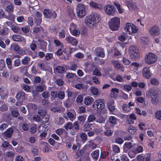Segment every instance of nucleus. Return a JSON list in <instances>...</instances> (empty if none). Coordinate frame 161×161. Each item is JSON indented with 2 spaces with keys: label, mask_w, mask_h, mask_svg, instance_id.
Here are the masks:
<instances>
[{
  "label": "nucleus",
  "mask_w": 161,
  "mask_h": 161,
  "mask_svg": "<svg viewBox=\"0 0 161 161\" xmlns=\"http://www.w3.org/2000/svg\"><path fill=\"white\" fill-rule=\"evenodd\" d=\"M101 18L99 15L96 13L93 12L85 19L86 25L90 28H94L97 24L100 22Z\"/></svg>",
  "instance_id": "f257e3e1"
},
{
  "label": "nucleus",
  "mask_w": 161,
  "mask_h": 161,
  "mask_svg": "<svg viewBox=\"0 0 161 161\" xmlns=\"http://www.w3.org/2000/svg\"><path fill=\"white\" fill-rule=\"evenodd\" d=\"M158 92L153 88H150L147 91L146 95L148 98H151L152 103L156 104L159 102Z\"/></svg>",
  "instance_id": "f03ea898"
},
{
  "label": "nucleus",
  "mask_w": 161,
  "mask_h": 161,
  "mask_svg": "<svg viewBox=\"0 0 161 161\" xmlns=\"http://www.w3.org/2000/svg\"><path fill=\"white\" fill-rule=\"evenodd\" d=\"M108 25L109 28L111 30L117 31L119 28L120 19L118 17H113L109 21Z\"/></svg>",
  "instance_id": "7ed1b4c3"
},
{
  "label": "nucleus",
  "mask_w": 161,
  "mask_h": 161,
  "mask_svg": "<svg viewBox=\"0 0 161 161\" xmlns=\"http://www.w3.org/2000/svg\"><path fill=\"white\" fill-rule=\"evenodd\" d=\"M124 30L127 33L132 35H134L138 31L136 26L131 23H126Z\"/></svg>",
  "instance_id": "20e7f679"
},
{
  "label": "nucleus",
  "mask_w": 161,
  "mask_h": 161,
  "mask_svg": "<svg viewBox=\"0 0 161 161\" xmlns=\"http://www.w3.org/2000/svg\"><path fill=\"white\" fill-rule=\"evenodd\" d=\"M139 51L137 47L134 45L131 46L129 47L130 56L132 59L135 60L139 57Z\"/></svg>",
  "instance_id": "39448f33"
},
{
  "label": "nucleus",
  "mask_w": 161,
  "mask_h": 161,
  "mask_svg": "<svg viewBox=\"0 0 161 161\" xmlns=\"http://www.w3.org/2000/svg\"><path fill=\"white\" fill-rule=\"evenodd\" d=\"M86 7V5L81 3H79L77 4L76 8V14L78 17L82 18L85 16Z\"/></svg>",
  "instance_id": "423d86ee"
},
{
  "label": "nucleus",
  "mask_w": 161,
  "mask_h": 161,
  "mask_svg": "<svg viewBox=\"0 0 161 161\" xmlns=\"http://www.w3.org/2000/svg\"><path fill=\"white\" fill-rule=\"evenodd\" d=\"M145 59V61L146 64H151L155 63L157 57L153 53H149L146 54Z\"/></svg>",
  "instance_id": "0eeeda50"
},
{
  "label": "nucleus",
  "mask_w": 161,
  "mask_h": 161,
  "mask_svg": "<svg viewBox=\"0 0 161 161\" xmlns=\"http://www.w3.org/2000/svg\"><path fill=\"white\" fill-rule=\"evenodd\" d=\"M104 101L103 99L97 100L94 102L93 104V108L98 111L103 110L105 107Z\"/></svg>",
  "instance_id": "6e6552de"
},
{
  "label": "nucleus",
  "mask_w": 161,
  "mask_h": 161,
  "mask_svg": "<svg viewBox=\"0 0 161 161\" xmlns=\"http://www.w3.org/2000/svg\"><path fill=\"white\" fill-rule=\"evenodd\" d=\"M43 14L46 18L52 19L55 18L57 15L55 11H52L50 9H47L44 10Z\"/></svg>",
  "instance_id": "1a4fd4ad"
},
{
  "label": "nucleus",
  "mask_w": 161,
  "mask_h": 161,
  "mask_svg": "<svg viewBox=\"0 0 161 161\" xmlns=\"http://www.w3.org/2000/svg\"><path fill=\"white\" fill-rule=\"evenodd\" d=\"M149 31L152 36H158L160 33V29L159 27L157 25H154L151 27Z\"/></svg>",
  "instance_id": "9d476101"
},
{
  "label": "nucleus",
  "mask_w": 161,
  "mask_h": 161,
  "mask_svg": "<svg viewBox=\"0 0 161 161\" xmlns=\"http://www.w3.org/2000/svg\"><path fill=\"white\" fill-rule=\"evenodd\" d=\"M105 11L108 15L113 16L115 13V8L112 5H107L104 7Z\"/></svg>",
  "instance_id": "9b49d317"
},
{
  "label": "nucleus",
  "mask_w": 161,
  "mask_h": 161,
  "mask_svg": "<svg viewBox=\"0 0 161 161\" xmlns=\"http://www.w3.org/2000/svg\"><path fill=\"white\" fill-rule=\"evenodd\" d=\"M12 49L14 50L16 53L22 55L24 54L25 51L20 48L19 45L15 43L12 44L11 46Z\"/></svg>",
  "instance_id": "f8f14e48"
},
{
  "label": "nucleus",
  "mask_w": 161,
  "mask_h": 161,
  "mask_svg": "<svg viewBox=\"0 0 161 161\" xmlns=\"http://www.w3.org/2000/svg\"><path fill=\"white\" fill-rule=\"evenodd\" d=\"M149 69V67H146L143 69L142 75L146 79H149L151 77V74L150 72Z\"/></svg>",
  "instance_id": "ddd939ff"
},
{
  "label": "nucleus",
  "mask_w": 161,
  "mask_h": 161,
  "mask_svg": "<svg viewBox=\"0 0 161 161\" xmlns=\"http://www.w3.org/2000/svg\"><path fill=\"white\" fill-rule=\"evenodd\" d=\"M25 94L23 91H19L17 93L16 98L19 102L22 103L25 98Z\"/></svg>",
  "instance_id": "4468645a"
},
{
  "label": "nucleus",
  "mask_w": 161,
  "mask_h": 161,
  "mask_svg": "<svg viewBox=\"0 0 161 161\" xmlns=\"http://www.w3.org/2000/svg\"><path fill=\"white\" fill-rule=\"evenodd\" d=\"M65 40L67 42L71 44L73 46H76L78 43L76 40L70 36H67L65 38Z\"/></svg>",
  "instance_id": "2eb2a0df"
},
{
  "label": "nucleus",
  "mask_w": 161,
  "mask_h": 161,
  "mask_svg": "<svg viewBox=\"0 0 161 161\" xmlns=\"http://www.w3.org/2000/svg\"><path fill=\"white\" fill-rule=\"evenodd\" d=\"M63 116L65 119H68L69 118L72 121L76 118L75 115L70 111H67L66 114L65 113L64 114Z\"/></svg>",
  "instance_id": "dca6fc26"
},
{
  "label": "nucleus",
  "mask_w": 161,
  "mask_h": 161,
  "mask_svg": "<svg viewBox=\"0 0 161 161\" xmlns=\"http://www.w3.org/2000/svg\"><path fill=\"white\" fill-rule=\"evenodd\" d=\"M95 50L97 57L101 58H104L105 57V55L103 48L101 47H98L96 48Z\"/></svg>",
  "instance_id": "f3484780"
},
{
  "label": "nucleus",
  "mask_w": 161,
  "mask_h": 161,
  "mask_svg": "<svg viewBox=\"0 0 161 161\" xmlns=\"http://www.w3.org/2000/svg\"><path fill=\"white\" fill-rule=\"evenodd\" d=\"M108 108L111 112H114L115 109V106H114V101L112 99L108 101L107 103Z\"/></svg>",
  "instance_id": "a211bd4d"
},
{
  "label": "nucleus",
  "mask_w": 161,
  "mask_h": 161,
  "mask_svg": "<svg viewBox=\"0 0 161 161\" xmlns=\"http://www.w3.org/2000/svg\"><path fill=\"white\" fill-rule=\"evenodd\" d=\"M125 3L128 8L130 9H135L136 8L135 3L132 2V0H125Z\"/></svg>",
  "instance_id": "6ab92c4d"
},
{
  "label": "nucleus",
  "mask_w": 161,
  "mask_h": 161,
  "mask_svg": "<svg viewBox=\"0 0 161 161\" xmlns=\"http://www.w3.org/2000/svg\"><path fill=\"white\" fill-rule=\"evenodd\" d=\"M133 147L132 143L129 142H125L123 146L124 151L127 153Z\"/></svg>",
  "instance_id": "aec40b11"
},
{
  "label": "nucleus",
  "mask_w": 161,
  "mask_h": 161,
  "mask_svg": "<svg viewBox=\"0 0 161 161\" xmlns=\"http://www.w3.org/2000/svg\"><path fill=\"white\" fill-rule=\"evenodd\" d=\"M114 65L115 69L117 70L119 69L121 71H124V66L122 64H121L119 61H115Z\"/></svg>",
  "instance_id": "412c9836"
},
{
  "label": "nucleus",
  "mask_w": 161,
  "mask_h": 161,
  "mask_svg": "<svg viewBox=\"0 0 161 161\" xmlns=\"http://www.w3.org/2000/svg\"><path fill=\"white\" fill-rule=\"evenodd\" d=\"M94 101V99L91 97L88 96L84 98V103L86 105H90Z\"/></svg>",
  "instance_id": "4be33fe9"
},
{
  "label": "nucleus",
  "mask_w": 161,
  "mask_h": 161,
  "mask_svg": "<svg viewBox=\"0 0 161 161\" xmlns=\"http://www.w3.org/2000/svg\"><path fill=\"white\" fill-rule=\"evenodd\" d=\"M99 150L96 149L91 153L92 159L94 161H97L99 156Z\"/></svg>",
  "instance_id": "5701e85b"
},
{
  "label": "nucleus",
  "mask_w": 161,
  "mask_h": 161,
  "mask_svg": "<svg viewBox=\"0 0 161 161\" xmlns=\"http://www.w3.org/2000/svg\"><path fill=\"white\" fill-rule=\"evenodd\" d=\"M36 16L37 18H36L35 21L36 24H40L42 22V14L38 12H37L36 13Z\"/></svg>",
  "instance_id": "b1692460"
},
{
  "label": "nucleus",
  "mask_w": 161,
  "mask_h": 161,
  "mask_svg": "<svg viewBox=\"0 0 161 161\" xmlns=\"http://www.w3.org/2000/svg\"><path fill=\"white\" fill-rule=\"evenodd\" d=\"M89 5L90 7L95 9H100L102 8V7L100 4L97 3L92 1L90 2Z\"/></svg>",
  "instance_id": "393cba45"
},
{
  "label": "nucleus",
  "mask_w": 161,
  "mask_h": 161,
  "mask_svg": "<svg viewBox=\"0 0 161 161\" xmlns=\"http://www.w3.org/2000/svg\"><path fill=\"white\" fill-rule=\"evenodd\" d=\"M87 116V115L86 114L80 115L78 117V122L80 124H83L86 121Z\"/></svg>",
  "instance_id": "a878e982"
},
{
  "label": "nucleus",
  "mask_w": 161,
  "mask_h": 161,
  "mask_svg": "<svg viewBox=\"0 0 161 161\" xmlns=\"http://www.w3.org/2000/svg\"><path fill=\"white\" fill-rule=\"evenodd\" d=\"M58 158L61 161H67L68 157L64 153L61 152L58 154Z\"/></svg>",
  "instance_id": "bb28decb"
},
{
  "label": "nucleus",
  "mask_w": 161,
  "mask_h": 161,
  "mask_svg": "<svg viewBox=\"0 0 161 161\" xmlns=\"http://www.w3.org/2000/svg\"><path fill=\"white\" fill-rule=\"evenodd\" d=\"M14 132L12 128L10 127L7 129L4 132V135L7 137H10Z\"/></svg>",
  "instance_id": "cd10ccee"
},
{
  "label": "nucleus",
  "mask_w": 161,
  "mask_h": 161,
  "mask_svg": "<svg viewBox=\"0 0 161 161\" xmlns=\"http://www.w3.org/2000/svg\"><path fill=\"white\" fill-rule=\"evenodd\" d=\"M93 124H92L87 123V121L84 125V130L85 131H87L92 130V126Z\"/></svg>",
  "instance_id": "c85d7f7f"
},
{
  "label": "nucleus",
  "mask_w": 161,
  "mask_h": 161,
  "mask_svg": "<svg viewBox=\"0 0 161 161\" xmlns=\"http://www.w3.org/2000/svg\"><path fill=\"white\" fill-rule=\"evenodd\" d=\"M44 31L45 30L43 29L42 27H35L33 29V31L34 33L36 34L37 33H39L40 34H41L42 32H44Z\"/></svg>",
  "instance_id": "c756f323"
},
{
  "label": "nucleus",
  "mask_w": 161,
  "mask_h": 161,
  "mask_svg": "<svg viewBox=\"0 0 161 161\" xmlns=\"http://www.w3.org/2000/svg\"><path fill=\"white\" fill-rule=\"evenodd\" d=\"M8 94V92L5 88L0 87V95L3 97H6Z\"/></svg>",
  "instance_id": "7c9ffc66"
},
{
  "label": "nucleus",
  "mask_w": 161,
  "mask_h": 161,
  "mask_svg": "<svg viewBox=\"0 0 161 161\" xmlns=\"http://www.w3.org/2000/svg\"><path fill=\"white\" fill-rule=\"evenodd\" d=\"M73 127V124L72 122H67L64 126V128L67 130L71 129Z\"/></svg>",
  "instance_id": "2f4dec72"
},
{
  "label": "nucleus",
  "mask_w": 161,
  "mask_h": 161,
  "mask_svg": "<svg viewBox=\"0 0 161 161\" xmlns=\"http://www.w3.org/2000/svg\"><path fill=\"white\" fill-rule=\"evenodd\" d=\"M9 31V29L6 27H4L0 31V35L2 36L6 35L8 34Z\"/></svg>",
  "instance_id": "473e14b6"
},
{
  "label": "nucleus",
  "mask_w": 161,
  "mask_h": 161,
  "mask_svg": "<svg viewBox=\"0 0 161 161\" xmlns=\"http://www.w3.org/2000/svg\"><path fill=\"white\" fill-rule=\"evenodd\" d=\"M128 130L129 132L132 134H135L136 131V128L130 125L129 126Z\"/></svg>",
  "instance_id": "72a5a7b5"
},
{
  "label": "nucleus",
  "mask_w": 161,
  "mask_h": 161,
  "mask_svg": "<svg viewBox=\"0 0 161 161\" xmlns=\"http://www.w3.org/2000/svg\"><path fill=\"white\" fill-rule=\"evenodd\" d=\"M65 97V93L64 92L60 91L58 92H57V98L61 100H63Z\"/></svg>",
  "instance_id": "f704fd0d"
},
{
  "label": "nucleus",
  "mask_w": 161,
  "mask_h": 161,
  "mask_svg": "<svg viewBox=\"0 0 161 161\" xmlns=\"http://www.w3.org/2000/svg\"><path fill=\"white\" fill-rule=\"evenodd\" d=\"M13 41L17 42H21L22 41L23 37L19 35H14L12 37Z\"/></svg>",
  "instance_id": "c9c22d12"
},
{
  "label": "nucleus",
  "mask_w": 161,
  "mask_h": 161,
  "mask_svg": "<svg viewBox=\"0 0 161 161\" xmlns=\"http://www.w3.org/2000/svg\"><path fill=\"white\" fill-rule=\"evenodd\" d=\"M109 120L110 123L113 125H114L117 124V119L114 116H110L109 119Z\"/></svg>",
  "instance_id": "e433bc0d"
},
{
  "label": "nucleus",
  "mask_w": 161,
  "mask_h": 161,
  "mask_svg": "<svg viewBox=\"0 0 161 161\" xmlns=\"http://www.w3.org/2000/svg\"><path fill=\"white\" fill-rule=\"evenodd\" d=\"M114 56L117 58H119L121 56V53L117 47H115L114 49Z\"/></svg>",
  "instance_id": "4c0bfd02"
},
{
  "label": "nucleus",
  "mask_w": 161,
  "mask_h": 161,
  "mask_svg": "<svg viewBox=\"0 0 161 161\" xmlns=\"http://www.w3.org/2000/svg\"><path fill=\"white\" fill-rule=\"evenodd\" d=\"M14 9V5L12 3H11L10 5H8L6 8V11L8 12H13Z\"/></svg>",
  "instance_id": "58836bf2"
},
{
  "label": "nucleus",
  "mask_w": 161,
  "mask_h": 161,
  "mask_svg": "<svg viewBox=\"0 0 161 161\" xmlns=\"http://www.w3.org/2000/svg\"><path fill=\"white\" fill-rule=\"evenodd\" d=\"M30 58L28 56H25L22 60V62L24 65H27L30 61Z\"/></svg>",
  "instance_id": "ea45409f"
},
{
  "label": "nucleus",
  "mask_w": 161,
  "mask_h": 161,
  "mask_svg": "<svg viewBox=\"0 0 161 161\" xmlns=\"http://www.w3.org/2000/svg\"><path fill=\"white\" fill-rule=\"evenodd\" d=\"M109 154V153L108 152L103 151L101 152L100 154V158H101L103 159H105L108 157Z\"/></svg>",
  "instance_id": "a19ab883"
},
{
  "label": "nucleus",
  "mask_w": 161,
  "mask_h": 161,
  "mask_svg": "<svg viewBox=\"0 0 161 161\" xmlns=\"http://www.w3.org/2000/svg\"><path fill=\"white\" fill-rule=\"evenodd\" d=\"M112 147L114 152L115 153H118L120 152L119 147L118 146L115 145H112Z\"/></svg>",
  "instance_id": "79ce46f5"
},
{
  "label": "nucleus",
  "mask_w": 161,
  "mask_h": 161,
  "mask_svg": "<svg viewBox=\"0 0 161 161\" xmlns=\"http://www.w3.org/2000/svg\"><path fill=\"white\" fill-rule=\"evenodd\" d=\"M39 46L40 48L42 50H44L46 48L47 46V42L44 41H41L40 42Z\"/></svg>",
  "instance_id": "37998d69"
},
{
  "label": "nucleus",
  "mask_w": 161,
  "mask_h": 161,
  "mask_svg": "<svg viewBox=\"0 0 161 161\" xmlns=\"http://www.w3.org/2000/svg\"><path fill=\"white\" fill-rule=\"evenodd\" d=\"M91 90L93 95H97L98 94V91L97 88L93 86H91Z\"/></svg>",
  "instance_id": "c03bdc74"
},
{
  "label": "nucleus",
  "mask_w": 161,
  "mask_h": 161,
  "mask_svg": "<svg viewBox=\"0 0 161 161\" xmlns=\"http://www.w3.org/2000/svg\"><path fill=\"white\" fill-rule=\"evenodd\" d=\"M47 113V111L44 109H39L38 111V114L42 117L46 115Z\"/></svg>",
  "instance_id": "a18cd8bd"
},
{
  "label": "nucleus",
  "mask_w": 161,
  "mask_h": 161,
  "mask_svg": "<svg viewBox=\"0 0 161 161\" xmlns=\"http://www.w3.org/2000/svg\"><path fill=\"white\" fill-rule=\"evenodd\" d=\"M6 62L8 68L9 69H12V67L11 59L9 58H7L6 59Z\"/></svg>",
  "instance_id": "49530a36"
},
{
  "label": "nucleus",
  "mask_w": 161,
  "mask_h": 161,
  "mask_svg": "<svg viewBox=\"0 0 161 161\" xmlns=\"http://www.w3.org/2000/svg\"><path fill=\"white\" fill-rule=\"evenodd\" d=\"M56 71L59 73H62L64 71L65 69L64 67L58 66L56 68Z\"/></svg>",
  "instance_id": "de8ad7c7"
},
{
  "label": "nucleus",
  "mask_w": 161,
  "mask_h": 161,
  "mask_svg": "<svg viewBox=\"0 0 161 161\" xmlns=\"http://www.w3.org/2000/svg\"><path fill=\"white\" fill-rule=\"evenodd\" d=\"M143 151V147L141 146H138L134 151L133 153H138L142 152Z\"/></svg>",
  "instance_id": "09e8293b"
},
{
  "label": "nucleus",
  "mask_w": 161,
  "mask_h": 161,
  "mask_svg": "<svg viewBox=\"0 0 161 161\" xmlns=\"http://www.w3.org/2000/svg\"><path fill=\"white\" fill-rule=\"evenodd\" d=\"M154 115L157 119L161 121V110L157 111L155 113Z\"/></svg>",
  "instance_id": "8fccbe9b"
},
{
  "label": "nucleus",
  "mask_w": 161,
  "mask_h": 161,
  "mask_svg": "<svg viewBox=\"0 0 161 161\" xmlns=\"http://www.w3.org/2000/svg\"><path fill=\"white\" fill-rule=\"evenodd\" d=\"M5 66V63L3 59L0 60V70H4Z\"/></svg>",
  "instance_id": "3c124183"
},
{
  "label": "nucleus",
  "mask_w": 161,
  "mask_h": 161,
  "mask_svg": "<svg viewBox=\"0 0 161 161\" xmlns=\"http://www.w3.org/2000/svg\"><path fill=\"white\" fill-rule=\"evenodd\" d=\"M123 110L125 112H128L131 110V108L126 104H123L122 106Z\"/></svg>",
  "instance_id": "603ef678"
},
{
  "label": "nucleus",
  "mask_w": 161,
  "mask_h": 161,
  "mask_svg": "<svg viewBox=\"0 0 161 161\" xmlns=\"http://www.w3.org/2000/svg\"><path fill=\"white\" fill-rule=\"evenodd\" d=\"M10 145L8 141H4L2 143L1 147L3 149H5L6 148L8 147Z\"/></svg>",
  "instance_id": "864d4df0"
},
{
  "label": "nucleus",
  "mask_w": 161,
  "mask_h": 161,
  "mask_svg": "<svg viewBox=\"0 0 161 161\" xmlns=\"http://www.w3.org/2000/svg\"><path fill=\"white\" fill-rule=\"evenodd\" d=\"M65 31L63 29H62L58 33L59 38L61 39L64 38L65 36Z\"/></svg>",
  "instance_id": "5fc2aeb1"
},
{
  "label": "nucleus",
  "mask_w": 161,
  "mask_h": 161,
  "mask_svg": "<svg viewBox=\"0 0 161 161\" xmlns=\"http://www.w3.org/2000/svg\"><path fill=\"white\" fill-rule=\"evenodd\" d=\"M150 83L152 85H157L159 82L156 78H153L150 80Z\"/></svg>",
  "instance_id": "6e6d98bb"
},
{
  "label": "nucleus",
  "mask_w": 161,
  "mask_h": 161,
  "mask_svg": "<svg viewBox=\"0 0 161 161\" xmlns=\"http://www.w3.org/2000/svg\"><path fill=\"white\" fill-rule=\"evenodd\" d=\"M49 119V116L48 115H46L43 116L41 119L43 123H46L48 122Z\"/></svg>",
  "instance_id": "4d7b16f0"
},
{
  "label": "nucleus",
  "mask_w": 161,
  "mask_h": 161,
  "mask_svg": "<svg viewBox=\"0 0 161 161\" xmlns=\"http://www.w3.org/2000/svg\"><path fill=\"white\" fill-rule=\"evenodd\" d=\"M54 42L56 45V46H60V47L62 48L64 47V45L63 43L61 42L58 39H54Z\"/></svg>",
  "instance_id": "13d9d810"
},
{
  "label": "nucleus",
  "mask_w": 161,
  "mask_h": 161,
  "mask_svg": "<svg viewBox=\"0 0 161 161\" xmlns=\"http://www.w3.org/2000/svg\"><path fill=\"white\" fill-rule=\"evenodd\" d=\"M20 70L21 72L23 73L24 71H25V72L24 73V74L26 76L28 77V75H29L27 72L28 69L26 67H25L23 68H21L20 69Z\"/></svg>",
  "instance_id": "bf43d9fd"
},
{
  "label": "nucleus",
  "mask_w": 161,
  "mask_h": 161,
  "mask_svg": "<svg viewBox=\"0 0 161 161\" xmlns=\"http://www.w3.org/2000/svg\"><path fill=\"white\" fill-rule=\"evenodd\" d=\"M145 155L141 154L137 155L136 157L137 160L139 161H144Z\"/></svg>",
  "instance_id": "052dcab7"
},
{
  "label": "nucleus",
  "mask_w": 161,
  "mask_h": 161,
  "mask_svg": "<svg viewBox=\"0 0 161 161\" xmlns=\"http://www.w3.org/2000/svg\"><path fill=\"white\" fill-rule=\"evenodd\" d=\"M96 120V118L93 115H89L87 118V121L89 122H93Z\"/></svg>",
  "instance_id": "680f3d73"
},
{
  "label": "nucleus",
  "mask_w": 161,
  "mask_h": 161,
  "mask_svg": "<svg viewBox=\"0 0 161 161\" xmlns=\"http://www.w3.org/2000/svg\"><path fill=\"white\" fill-rule=\"evenodd\" d=\"M55 82L56 84L58 86H63L64 84V81L61 79H57Z\"/></svg>",
  "instance_id": "e2e57ef3"
},
{
  "label": "nucleus",
  "mask_w": 161,
  "mask_h": 161,
  "mask_svg": "<svg viewBox=\"0 0 161 161\" xmlns=\"http://www.w3.org/2000/svg\"><path fill=\"white\" fill-rule=\"evenodd\" d=\"M123 142V139L120 137H117L115 139V142L120 145L122 144Z\"/></svg>",
  "instance_id": "0e129e2a"
},
{
  "label": "nucleus",
  "mask_w": 161,
  "mask_h": 161,
  "mask_svg": "<svg viewBox=\"0 0 161 161\" xmlns=\"http://www.w3.org/2000/svg\"><path fill=\"white\" fill-rule=\"evenodd\" d=\"M81 34L82 36H84L87 33V29L86 28L83 27L81 28L80 30Z\"/></svg>",
  "instance_id": "69168bd1"
},
{
  "label": "nucleus",
  "mask_w": 161,
  "mask_h": 161,
  "mask_svg": "<svg viewBox=\"0 0 161 161\" xmlns=\"http://www.w3.org/2000/svg\"><path fill=\"white\" fill-rule=\"evenodd\" d=\"M70 32L73 35L75 36L79 35L80 33V31L77 29L73 30L71 31H70Z\"/></svg>",
  "instance_id": "338daca9"
},
{
  "label": "nucleus",
  "mask_w": 161,
  "mask_h": 161,
  "mask_svg": "<svg viewBox=\"0 0 161 161\" xmlns=\"http://www.w3.org/2000/svg\"><path fill=\"white\" fill-rule=\"evenodd\" d=\"M121 161H129L128 157L125 154H123L120 157Z\"/></svg>",
  "instance_id": "774afa93"
}]
</instances>
